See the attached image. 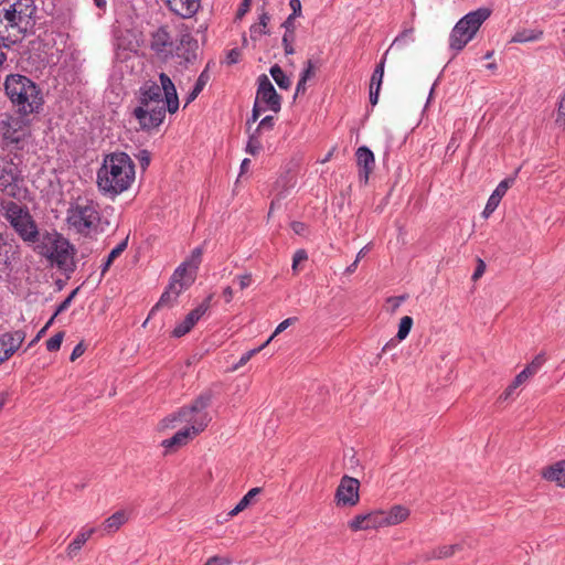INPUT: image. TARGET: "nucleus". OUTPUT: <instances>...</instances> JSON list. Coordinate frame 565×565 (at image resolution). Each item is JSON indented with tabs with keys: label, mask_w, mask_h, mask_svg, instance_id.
<instances>
[{
	"label": "nucleus",
	"mask_w": 565,
	"mask_h": 565,
	"mask_svg": "<svg viewBox=\"0 0 565 565\" xmlns=\"http://www.w3.org/2000/svg\"><path fill=\"white\" fill-rule=\"evenodd\" d=\"M159 82L146 81L138 90L139 105L132 115L143 131L157 129L163 122L167 111L174 114L179 109L177 88L170 76L161 72Z\"/></svg>",
	"instance_id": "nucleus-1"
},
{
	"label": "nucleus",
	"mask_w": 565,
	"mask_h": 565,
	"mask_svg": "<svg viewBox=\"0 0 565 565\" xmlns=\"http://www.w3.org/2000/svg\"><path fill=\"white\" fill-rule=\"evenodd\" d=\"M135 181V164L126 152L106 154L97 171L98 190L109 196L127 191Z\"/></svg>",
	"instance_id": "nucleus-2"
},
{
	"label": "nucleus",
	"mask_w": 565,
	"mask_h": 565,
	"mask_svg": "<svg viewBox=\"0 0 565 565\" xmlns=\"http://www.w3.org/2000/svg\"><path fill=\"white\" fill-rule=\"evenodd\" d=\"M4 94L15 111L22 116L39 114L44 104L40 86L22 74H9L3 82Z\"/></svg>",
	"instance_id": "nucleus-3"
},
{
	"label": "nucleus",
	"mask_w": 565,
	"mask_h": 565,
	"mask_svg": "<svg viewBox=\"0 0 565 565\" xmlns=\"http://www.w3.org/2000/svg\"><path fill=\"white\" fill-rule=\"evenodd\" d=\"M34 0H4L0 6V24L8 32L10 43L20 41L35 24Z\"/></svg>",
	"instance_id": "nucleus-4"
},
{
	"label": "nucleus",
	"mask_w": 565,
	"mask_h": 565,
	"mask_svg": "<svg viewBox=\"0 0 565 565\" xmlns=\"http://www.w3.org/2000/svg\"><path fill=\"white\" fill-rule=\"evenodd\" d=\"M66 224L70 230L84 237L103 232L99 203L87 195L73 199L66 210Z\"/></svg>",
	"instance_id": "nucleus-5"
},
{
	"label": "nucleus",
	"mask_w": 565,
	"mask_h": 565,
	"mask_svg": "<svg viewBox=\"0 0 565 565\" xmlns=\"http://www.w3.org/2000/svg\"><path fill=\"white\" fill-rule=\"evenodd\" d=\"M0 212L23 243L31 246L39 241L41 231L26 205L1 200Z\"/></svg>",
	"instance_id": "nucleus-6"
},
{
	"label": "nucleus",
	"mask_w": 565,
	"mask_h": 565,
	"mask_svg": "<svg viewBox=\"0 0 565 565\" xmlns=\"http://www.w3.org/2000/svg\"><path fill=\"white\" fill-rule=\"evenodd\" d=\"M41 256L64 268L74 254V246L57 231L40 232L39 241L32 245Z\"/></svg>",
	"instance_id": "nucleus-7"
},
{
	"label": "nucleus",
	"mask_w": 565,
	"mask_h": 565,
	"mask_svg": "<svg viewBox=\"0 0 565 565\" xmlns=\"http://www.w3.org/2000/svg\"><path fill=\"white\" fill-rule=\"evenodd\" d=\"M210 404L211 394H201L193 401L190 406L182 407L177 414L166 417L162 420V427H173V423L177 420L186 422L190 425L188 427L196 436L203 431L211 422V416L206 412V408L210 406Z\"/></svg>",
	"instance_id": "nucleus-8"
},
{
	"label": "nucleus",
	"mask_w": 565,
	"mask_h": 565,
	"mask_svg": "<svg viewBox=\"0 0 565 565\" xmlns=\"http://www.w3.org/2000/svg\"><path fill=\"white\" fill-rule=\"evenodd\" d=\"M490 10L479 8L467 13L452 28L449 35V47L460 52L476 35L482 23L490 17Z\"/></svg>",
	"instance_id": "nucleus-9"
},
{
	"label": "nucleus",
	"mask_w": 565,
	"mask_h": 565,
	"mask_svg": "<svg viewBox=\"0 0 565 565\" xmlns=\"http://www.w3.org/2000/svg\"><path fill=\"white\" fill-rule=\"evenodd\" d=\"M22 181L19 167L0 154V191L12 199H19Z\"/></svg>",
	"instance_id": "nucleus-10"
},
{
	"label": "nucleus",
	"mask_w": 565,
	"mask_h": 565,
	"mask_svg": "<svg viewBox=\"0 0 565 565\" xmlns=\"http://www.w3.org/2000/svg\"><path fill=\"white\" fill-rule=\"evenodd\" d=\"M24 121L21 117L4 114L0 116V136L3 146L18 145L24 138Z\"/></svg>",
	"instance_id": "nucleus-11"
},
{
	"label": "nucleus",
	"mask_w": 565,
	"mask_h": 565,
	"mask_svg": "<svg viewBox=\"0 0 565 565\" xmlns=\"http://www.w3.org/2000/svg\"><path fill=\"white\" fill-rule=\"evenodd\" d=\"M255 102L264 104L267 109L274 113H278L281 108V97L277 94L270 79L265 74L259 75L257 78Z\"/></svg>",
	"instance_id": "nucleus-12"
},
{
	"label": "nucleus",
	"mask_w": 565,
	"mask_h": 565,
	"mask_svg": "<svg viewBox=\"0 0 565 565\" xmlns=\"http://www.w3.org/2000/svg\"><path fill=\"white\" fill-rule=\"evenodd\" d=\"M360 482L358 479L343 476L335 491V501L341 507H354L359 503Z\"/></svg>",
	"instance_id": "nucleus-13"
},
{
	"label": "nucleus",
	"mask_w": 565,
	"mask_h": 565,
	"mask_svg": "<svg viewBox=\"0 0 565 565\" xmlns=\"http://www.w3.org/2000/svg\"><path fill=\"white\" fill-rule=\"evenodd\" d=\"M150 49L163 61L173 57L174 41L166 26L159 28L151 34Z\"/></svg>",
	"instance_id": "nucleus-14"
},
{
	"label": "nucleus",
	"mask_w": 565,
	"mask_h": 565,
	"mask_svg": "<svg viewBox=\"0 0 565 565\" xmlns=\"http://www.w3.org/2000/svg\"><path fill=\"white\" fill-rule=\"evenodd\" d=\"M198 41L190 32H184L174 42L173 56L180 60V64L192 63L196 58Z\"/></svg>",
	"instance_id": "nucleus-15"
},
{
	"label": "nucleus",
	"mask_w": 565,
	"mask_h": 565,
	"mask_svg": "<svg viewBox=\"0 0 565 565\" xmlns=\"http://www.w3.org/2000/svg\"><path fill=\"white\" fill-rule=\"evenodd\" d=\"M26 333L23 330L4 332L0 335V364L8 361L21 347Z\"/></svg>",
	"instance_id": "nucleus-16"
},
{
	"label": "nucleus",
	"mask_w": 565,
	"mask_h": 565,
	"mask_svg": "<svg viewBox=\"0 0 565 565\" xmlns=\"http://www.w3.org/2000/svg\"><path fill=\"white\" fill-rule=\"evenodd\" d=\"M383 526V510H375L370 513L358 514L349 522V527L353 532L362 530H374Z\"/></svg>",
	"instance_id": "nucleus-17"
},
{
	"label": "nucleus",
	"mask_w": 565,
	"mask_h": 565,
	"mask_svg": "<svg viewBox=\"0 0 565 565\" xmlns=\"http://www.w3.org/2000/svg\"><path fill=\"white\" fill-rule=\"evenodd\" d=\"M191 286V279L188 280L183 285H174L172 282H169L166 290L162 292L159 301L156 303V306L150 310L148 319L154 313V311L159 308L167 307L172 308L177 301L179 296L186 290Z\"/></svg>",
	"instance_id": "nucleus-18"
},
{
	"label": "nucleus",
	"mask_w": 565,
	"mask_h": 565,
	"mask_svg": "<svg viewBox=\"0 0 565 565\" xmlns=\"http://www.w3.org/2000/svg\"><path fill=\"white\" fill-rule=\"evenodd\" d=\"M355 156L358 167L360 168L359 177L366 183L375 166L374 153L366 146H361L356 149Z\"/></svg>",
	"instance_id": "nucleus-19"
},
{
	"label": "nucleus",
	"mask_w": 565,
	"mask_h": 565,
	"mask_svg": "<svg viewBox=\"0 0 565 565\" xmlns=\"http://www.w3.org/2000/svg\"><path fill=\"white\" fill-rule=\"evenodd\" d=\"M513 182L514 179L507 178L497 185V188L494 189V191L487 201V204L482 212L483 217L488 218L495 211L501 199L505 195L507 191L513 184Z\"/></svg>",
	"instance_id": "nucleus-20"
},
{
	"label": "nucleus",
	"mask_w": 565,
	"mask_h": 565,
	"mask_svg": "<svg viewBox=\"0 0 565 565\" xmlns=\"http://www.w3.org/2000/svg\"><path fill=\"white\" fill-rule=\"evenodd\" d=\"M168 8L181 18L193 17L201 6V0H164Z\"/></svg>",
	"instance_id": "nucleus-21"
},
{
	"label": "nucleus",
	"mask_w": 565,
	"mask_h": 565,
	"mask_svg": "<svg viewBox=\"0 0 565 565\" xmlns=\"http://www.w3.org/2000/svg\"><path fill=\"white\" fill-rule=\"evenodd\" d=\"M97 532V527H83L74 540L67 545L66 554L70 558L75 557L83 545Z\"/></svg>",
	"instance_id": "nucleus-22"
},
{
	"label": "nucleus",
	"mask_w": 565,
	"mask_h": 565,
	"mask_svg": "<svg viewBox=\"0 0 565 565\" xmlns=\"http://www.w3.org/2000/svg\"><path fill=\"white\" fill-rule=\"evenodd\" d=\"M126 522L127 514L125 511L120 510L111 514L109 518H107L102 524V526L97 527V531H100L103 534L115 533Z\"/></svg>",
	"instance_id": "nucleus-23"
},
{
	"label": "nucleus",
	"mask_w": 565,
	"mask_h": 565,
	"mask_svg": "<svg viewBox=\"0 0 565 565\" xmlns=\"http://www.w3.org/2000/svg\"><path fill=\"white\" fill-rule=\"evenodd\" d=\"M195 435L193 431L185 427L177 431L171 438L164 439L161 446L166 449H173L186 445Z\"/></svg>",
	"instance_id": "nucleus-24"
},
{
	"label": "nucleus",
	"mask_w": 565,
	"mask_h": 565,
	"mask_svg": "<svg viewBox=\"0 0 565 565\" xmlns=\"http://www.w3.org/2000/svg\"><path fill=\"white\" fill-rule=\"evenodd\" d=\"M409 515V510L403 505H394L388 511H383L384 526L396 525Z\"/></svg>",
	"instance_id": "nucleus-25"
},
{
	"label": "nucleus",
	"mask_w": 565,
	"mask_h": 565,
	"mask_svg": "<svg viewBox=\"0 0 565 565\" xmlns=\"http://www.w3.org/2000/svg\"><path fill=\"white\" fill-rule=\"evenodd\" d=\"M542 476L548 481H555L559 487H565V460L545 468Z\"/></svg>",
	"instance_id": "nucleus-26"
},
{
	"label": "nucleus",
	"mask_w": 565,
	"mask_h": 565,
	"mask_svg": "<svg viewBox=\"0 0 565 565\" xmlns=\"http://www.w3.org/2000/svg\"><path fill=\"white\" fill-rule=\"evenodd\" d=\"M195 276H196V274L194 271H192L190 269V267L186 266V264L182 263L173 271L170 282H172L174 285H183L188 280L191 279V285H192L195 280Z\"/></svg>",
	"instance_id": "nucleus-27"
},
{
	"label": "nucleus",
	"mask_w": 565,
	"mask_h": 565,
	"mask_svg": "<svg viewBox=\"0 0 565 565\" xmlns=\"http://www.w3.org/2000/svg\"><path fill=\"white\" fill-rule=\"evenodd\" d=\"M543 36V31L540 29H521L518 30L511 39L513 43H526V42H535L541 40Z\"/></svg>",
	"instance_id": "nucleus-28"
},
{
	"label": "nucleus",
	"mask_w": 565,
	"mask_h": 565,
	"mask_svg": "<svg viewBox=\"0 0 565 565\" xmlns=\"http://www.w3.org/2000/svg\"><path fill=\"white\" fill-rule=\"evenodd\" d=\"M209 81H210V73H209V70L206 67V68H204L201 72V74L199 75V77H198L193 88L186 95V97H185V106L191 104L192 102H194L196 99V97L204 89V87L206 86Z\"/></svg>",
	"instance_id": "nucleus-29"
},
{
	"label": "nucleus",
	"mask_w": 565,
	"mask_h": 565,
	"mask_svg": "<svg viewBox=\"0 0 565 565\" xmlns=\"http://www.w3.org/2000/svg\"><path fill=\"white\" fill-rule=\"evenodd\" d=\"M213 296L209 295L196 308L191 310L186 316L185 319L189 323H191L192 327L196 324V322L205 315V312L209 310L211 300Z\"/></svg>",
	"instance_id": "nucleus-30"
},
{
	"label": "nucleus",
	"mask_w": 565,
	"mask_h": 565,
	"mask_svg": "<svg viewBox=\"0 0 565 565\" xmlns=\"http://www.w3.org/2000/svg\"><path fill=\"white\" fill-rule=\"evenodd\" d=\"M213 296L209 295L196 308L191 310L186 316L185 319L189 323H191L192 327L196 324V322L205 315V312L209 310L211 300Z\"/></svg>",
	"instance_id": "nucleus-31"
},
{
	"label": "nucleus",
	"mask_w": 565,
	"mask_h": 565,
	"mask_svg": "<svg viewBox=\"0 0 565 565\" xmlns=\"http://www.w3.org/2000/svg\"><path fill=\"white\" fill-rule=\"evenodd\" d=\"M128 236H126L116 247H114L108 254L106 260L102 265V276H104L110 268L114 260L119 257L128 246Z\"/></svg>",
	"instance_id": "nucleus-32"
},
{
	"label": "nucleus",
	"mask_w": 565,
	"mask_h": 565,
	"mask_svg": "<svg viewBox=\"0 0 565 565\" xmlns=\"http://www.w3.org/2000/svg\"><path fill=\"white\" fill-rule=\"evenodd\" d=\"M269 73L281 89H288L291 86L290 78L284 73L278 64L273 65Z\"/></svg>",
	"instance_id": "nucleus-33"
},
{
	"label": "nucleus",
	"mask_w": 565,
	"mask_h": 565,
	"mask_svg": "<svg viewBox=\"0 0 565 565\" xmlns=\"http://www.w3.org/2000/svg\"><path fill=\"white\" fill-rule=\"evenodd\" d=\"M384 67H385V55L380 61V63L375 66L373 74L370 79V88H375L376 90H381L383 76H384Z\"/></svg>",
	"instance_id": "nucleus-34"
},
{
	"label": "nucleus",
	"mask_w": 565,
	"mask_h": 565,
	"mask_svg": "<svg viewBox=\"0 0 565 565\" xmlns=\"http://www.w3.org/2000/svg\"><path fill=\"white\" fill-rule=\"evenodd\" d=\"M9 246V249L4 250V255L7 259H15L19 258L20 254V246L19 245H12L9 244L4 234L0 232V255L3 253V248Z\"/></svg>",
	"instance_id": "nucleus-35"
},
{
	"label": "nucleus",
	"mask_w": 565,
	"mask_h": 565,
	"mask_svg": "<svg viewBox=\"0 0 565 565\" xmlns=\"http://www.w3.org/2000/svg\"><path fill=\"white\" fill-rule=\"evenodd\" d=\"M462 548V545L457 544H450V545H443L433 551V557L434 558H446L455 555L457 551H460Z\"/></svg>",
	"instance_id": "nucleus-36"
},
{
	"label": "nucleus",
	"mask_w": 565,
	"mask_h": 565,
	"mask_svg": "<svg viewBox=\"0 0 565 565\" xmlns=\"http://www.w3.org/2000/svg\"><path fill=\"white\" fill-rule=\"evenodd\" d=\"M412 327H413V318L409 316H404L399 321L396 339L398 341H403L404 339H406L411 332Z\"/></svg>",
	"instance_id": "nucleus-37"
},
{
	"label": "nucleus",
	"mask_w": 565,
	"mask_h": 565,
	"mask_svg": "<svg viewBox=\"0 0 565 565\" xmlns=\"http://www.w3.org/2000/svg\"><path fill=\"white\" fill-rule=\"evenodd\" d=\"M259 136L260 135L255 131L249 135L247 145H246L247 153H249L252 156H256L259 153L260 149L263 148Z\"/></svg>",
	"instance_id": "nucleus-38"
},
{
	"label": "nucleus",
	"mask_w": 565,
	"mask_h": 565,
	"mask_svg": "<svg viewBox=\"0 0 565 565\" xmlns=\"http://www.w3.org/2000/svg\"><path fill=\"white\" fill-rule=\"evenodd\" d=\"M202 254H203L202 248L201 247H195L192 250L191 256L186 260L183 262L195 274H196V271L199 269V266H200V264L202 262Z\"/></svg>",
	"instance_id": "nucleus-39"
},
{
	"label": "nucleus",
	"mask_w": 565,
	"mask_h": 565,
	"mask_svg": "<svg viewBox=\"0 0 565 565\" xmlns=\"http://www.w3.org/2000/svg\"><path fill=\"white\" fill-rule=\"evenodd\" d=\"M525 381L523 380V376H520L519 374L514 377L512 383L504 390V392L500 395V401H507L509 398H512L515 394V390L522 385Z\"/></svg>",
	"instance_id": "nucleus-40"
},
{
	"label": "nucleus",
	"mask_w": 565,
	"mask_h": 565,
	"mask_svg": "<svg viewBox=\"0 0 565 565\" xmlns=\"http://www.w3.org/2000/svg\"><path fill=\"white\" fill-rule=\"evenodd\" d=\"M413 32H414V30L412 28L404 30L401 34H398L394 39L391 47H393V46L402 47V46L406 45L407 43L414 41Z\"/></svg>",
	"instance_id": "nucleus-41"
},
{
	"label": "nucleus",
	"mask_w": 565,
	"mask_h": 565,
	"mask_svg": "<svg viewBox=\"0 0 565 565\" xmlns=\"http://www.w3.org/2000/svg\"><path fill=\"white\" fill-rule=\"evenodd\" d=\"M64 338V332L60 331L46 341V350L50 352L58 351Z\"/></svg>",
	"instance_id": "nucleus-42"
},
{
	"label": "nucleus",
	"mask_w": 565,
	"mask_h": 565,
	"mask_svg": "<svg viewBox=\"0 0 565 565\" xmlns=\"http://www.w3.org/2000/svg\"><path fill=\"white\" fill-rule=\"evenodd\" d=\"M191 323L188 322V320L184 318V320L180 323H178L174 329L172 330V337L174 338H181L189 333L192 330Z\"/></svg>",
	"instance_id": "nucleus-43"
},
{
	"label": "nucleus",
	"mask_w": 565,
	"mask_h": 565,
	"mask_svg": "<svg viewBox=\"0 0 565 565\" xmlns=\"http://www.w3.org/2000/svg\"><path fill=\"white\" fill-rule=\"evenodd\" d=\"M298 319L296 317L287 318L281 321L275 329L274 333L269 337V339L264 343L266 347L277 334L285 331L289 326L296 322Z\"/></svg>",
	"instance_id": "nucleus-44"
},
{
	"label": "nucleus",
	"mask_w": 565,
	"mask_h": 565,
	"mask_svg": "<svg viewBox=\"0 0 565 565\" xmlns=\"http://www.w3.org/2000/svg\"><path fill=\"white\" fill-rule=\"evenodd\" d=\"M295 41V32H285L282 36V45L286 55H291L295 53L292 43Z\"/></svg>",
	"instance_id": "nucleus-45"
},
{
	"label": "nucleus",
	"mask_w": 565,
	"mask_h": 565,
	"mask_svg": "<svg viewBox=\"0 0 565 565\" xmlns=\"http://www.w3.org/2000/svg\"><path fill=\"white\" fill-rule=\"evenodd\" d=\"M274 126L275 118L273 116H266L259 121L257 128L254 131L260 135L263 130H273Z\"/></svg>",
	"instance_id": "nucleus-46"
},
{
	"label": "nucleus",
	"mask_w": 565,
	"mask_h": 565,
	"mask_svg": "<svg viewBox=\"0 0 565 565\" xmlns=\"http://www.w3.org/2000/svg\"><path fill=\"white\" fill-rule=\"evenodd\" d=\"M556 124L558 126H565V92L558 102Z\"/></svg>",
	"instance_id": "nucleus-47"
},
{
	"label": "nucleus",
	"mask_w": 565,
	"mask_h": 565,
	"mask_svg": "<svg viewBox=\"0 0 565 565\" xmlns=\"http://www.w3.org/2000/svg\"><path fill=\"white\" fill-rule=\"evenodd\" d=\"M77 288L74 289L56 308L55 312H54V317H57L60 313L64 312L65 310H67V308L71 306L72 303V300L74 298V296L76 295L77 292Z\"/></svg>",
	"instance_id": "nucleus-48"
},
{
	"label": "nucleus",
	"mask_w": 565,
	"mask_h": 565,
	"mask_svg": "<svg viewBox=\"0 0 565 565\" xmlns=\"http://www.w3.org/2000/svg\"><path fill=\"white\" fill-rule=\"evenodd\" d=\"M265 348L264 344H262L260 347L256 348V349H253V350H249L247 352H245L238 363L235 365V369L239 367V366H243L245 365L255 354H257L258 352H260L263 349Z\"/></svg>",
	"instance_id": "nucleus-49"
},
{
	"label": "nucleus",
	"mask_w": 565,
	"mask_h": 565,
	"mask_svg": "<svg viewBox=\"0 0 565 565\" xmlns=\"http://www.w3.org/2000/svg\"><path fill=\"white\" fill-rule=\"evenodd\" d=\"M137 160L139 161L140 167L146 170L151 161V154L148 150L142 149L136 154Z\"/></svg>",
	"instance_id": "nucleus-50"
},
{
	"label": "nucleus",
	"mask_w": 565,
	"mask_h": 565,
	"mask_svg": "<svg viewBox=\"0 0 565 565\" xmlns=\"http://www.w3.org/2000/svg\"><path fill=\"white\" fill-rule=\"evenodd\" d=\"M545 361H546L545 354L544 353H540L527 365L530 366L532 372H534L536 374L540 371V369L543 366Z\"/></svg>",
	"instance_id": "nucleus-51"
},
{
	"label": "nucleus",
	"mask_w": 565,
	"mask_h": 565,
	"mask_svg": "<svg viewBox=\"0 0 565 565\" xmlns=\"http://www.w3.org/2000/svg\"><path fill=\"white\" fill-rule=\"evenodd\" d=\"M307 258H308V255H307V252L305 249L296 250V253L294 254V257H292V270L295 273H297L298 264H300L301 262L307 260Z\"/></svg>",
	"instance_id": "nucleus-52"
},
{
	"label": "nucleus",
	"mask_w": 565,
	"mask_h": 565,
	"mask_svg": "<svg viewBox=\"0 0 565 565\" xmlns=\"http://www.w3.org/2000/svg\"><path fill=\"white\" fill-rule=\"evenodd\" d=\"M267 108L266 107H260V104H258L257 102L254 103V106H253V109H252V116L248 118L247 120V125L248 127L253 124V122H256L257 119L259 118L260 116V113L266 110Z\"/></svg>",
	"instance_id": "nucleus-53"
},
{
	"label": "nucleus",
	"mask_w": 565,
	"mask_h": 565,
	"mask_svg": "<svg viewBox=\"0 0 565 565\" xmlns=\"http://www.w3.org/2000/svg\"><path fill=\"white\" fill-rule=\"evenodd\" d=\"M315 74V65L311 60L306 62V67L300 74L302 82H307Z\"/></svg>",
	"instance_id": "nucleus-54"
},
{
	"label": "nucleus",
	"mask_w": 565,
	"mask_h": 565,
	"mask_svg": "<svg viewBox=\"0 0 565 565\" xmlns=\"http://www.w3.org/2000/svg\"><path fill=\"white\" fill-rule=\"evenodd\" d=\"M290 227L295 234L301 235V236L306 235V233L308 231L307 224L303 222H299V221L291 222Z\"/></svg>",
	"instance_id": "nucleus-55"
},
{
	"label": "nucleus",
	"mask_w": 565,
	"mask_h": 565,
	"mask_svg": "<svg viewBox=\"0 0 565 565\" xmlns=\"http://www.w3.org/2000/svg\"><path fill=\"white\" fill-rule=\"evenodd\" d=\"M260 491V488H252L239 501L247 508Z\"/></svg>",
	"instance_id": "nucleus-56"
},
{
	"label": "nucleus",
	"mask_w": 565,
	"mask_h": 565,
	"mask_svg": "<svg viewBox=\"0 0 565 565\" xmlns=\"http://www.w3.org/2000/svg\"><path fill=\"white\" fill-rule=\"evenodd\" d=\"M484 270H486V264L481 259V258H478V264H477V267L472 274V280L473 281H477L483 274H484Z\"/></svg>",
	"instance_id": "nucleus-57"
},
{
	"label": "nucleus",
	"mask_w": 565,
	"mask_h": 565,
	"mask_svg": "<svg viewBox=\"0 0 565 565\" xmlns=\"http://www.w3.org/2000/svg\"><path fill=\"white\" fill-rule=\"evenodd\" d=\"M85 352V345L83 342H79L77 345H75V348L73 349L72 353H71V356H70V360L73 362L75 361L76 359H78L79 356H82Z\"/></svg>",
	"instance_id": "nucleus-58"
},
{
	"label": "nucleus",
	"mask_w": 565,
	"mask_h": 565,
	"mask_svg": "<svg viewBox=\"0 0 565 565\" xmlns=\"http://www.w3.org/2000/svg\"><path fill=\"white\" fill-rule=\"evenodd\" d=\"M250 8V0H243L237 9L236 18H243Z\"/></svg>",
	"instance_id": "nucleus-59"
},
{
	"label": "nucleus",
	"mask_w": 565,
	"mask_h": 565,
	"mask_svg": "<svg viewBox=\"0 0 565 565\" xmlns=\"http://www.w3.org/2000/svg\"><path fill=\"white\" fill-rule=\"evenodd\" d=\"M241 289L247 288L252 284V275L244 274L237 277Z\"/></svg>",
	"instance_id": "nucleus-60"
},
{
	"label": "nucleus",
	"mask_w": 565,
	"mask_h": 565,
	"mask_svg": "<svg viewBox=\"0 0 565 565\" xmlns=\"http://www.w3.org/2000/svg\"><path fill=\"white\" fill-rule=\"evenodd\" d=\"M289 6L292 10L291 14H295V17H299L301 13V2L300 0H290Z\"/></svg>",
	"instance_id": "nucleus-61"
},
{
	"label": "nucleus",
	"mask_w": 565,
	"mask_h": 565,
	"mask_svg": "<svg viewBox=\"0 0 565 565\" xmlns=\"http://www.w3.org/2000/svg\"><path fill=\"white\" fill-rule=\"evenodd\" d=\"M295 14H290L286 21L282 23V26L286 29L285 32H295V24H294V20H295Z\"/></svg>",
	"instance_id": "nucleus-62"
},
{
	"label": "nucleus",
	"mask_w": 565,
	"mask_h": 565,
	"mask_svg": "<svg viewBox=\"0 0 565 565\" xmlns=\"http://www.w3.org/2000/svg\"><path fill=\"white\" fill-rule=\"evenodd\" d=\"M227 563H228V561H226L222 557L212 556V557L207 558V561L204 563V565H224Z\"/></svg>",
	"instance_id": "nucleus-63"
},
{
	"label": "nucleus",
	"mask_w": 565,
	"mask_h": 565,
	"mask_svg": "<svg viewBox=\"0 0 565 565\" xmlns=\"http://www.w3.org/2000/svg\"><path fill=\"white\" fill-rule=\"evenodd\" d=\"M267 30H264L260 25L255 24L250 28V35L252 38L256 39L258 36H262L263 34H266Z\"/></svg>",
	"instance_id": "nucleus-64"
}]
</instances>
